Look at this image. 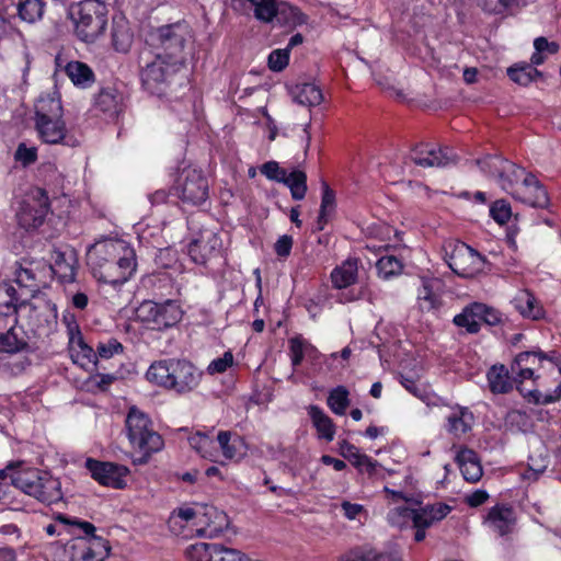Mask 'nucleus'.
Returning a JSON list of instances; mask_svg holds the SVG:
<instances>
[{"mask_svg": "<svg viewBox=\"0 0 561 561\" xmlns=\"http://www.w3.org/2000/svg\"><path fill=\"white\" fill-rule=\"evenodd\" d=\"M87 263L99 282L114 286L126 283L137 266L134 249L117 239L92 244L87 253Z\"/></svg>", "mask_w": 561, "mask_h": 561, "instance_id": "obj_1", "label": "nucleus"}, {"mask_svg": "<svg viewBox=\"0 0 561 561\" xmlns=\"http://www.w3.org/2000/svg\"><path fill=\"white\" fill-rule=\"evenodd\" d=\"M0 483L12 484L47 505L62 500L61 483L49 472L13 463L0 470Z\"/></svg>", "mask_w": 561, "mask_h": 561, "instance_id": "obj_2", "label": "nucleus"}, {"mask_svg": "<svg viewBox=\"0 0 561 561\" xmlns=\"http://www.w3.org/2000/svg\"><path fill=\"white\" fill-rule=\"evenodd\" d=\"M147 379L178 394L193 392L199 386L203 371L190 360L169 358L154 362L146 374Z\"/></svg>", "mask_w": 561, "mask_h": 561, "instance_id": "obj_3", "label": "nucleus"}, {"mask_svg": "<svg viewBox=\"0 0 561 561\" xmlns=\"http://www.w3.org/2000/svg\"><path fill=\"white\" fill-rule=\"evenodd\" d=\"M192 38L190 25L180 21L151 30L146 38V48L183 66L185 47Z\"/></svg>", "mask_w": 561, "mask_h": 561, "instance_id": "obj_4", "label": "nucleus"}, {"mask_svg": "<svg viewBox=\"0 0 561 561\" xmlns=\"http://www.w3.org/2000/svg\"><path fill=\"white\" fill-rule=\"evenodd\" d=\"M67 16L75 33L84 43L95 42L107 25V8L99 0H82L69 5Z\"/></svg>", "mask_w": 561, "mask_h": 561, "instance_id": "obj_5", "label": "nucleus"}, {"mask_svg": "<svg viewBox=\"0 0 561 561\" xmlns=\"http://www.w3.org/2000/svg\"><path fill=\"white\" fill-rule=\"evenodd\" d=\"M125 423L131 446L140 453L139 457H134V465L147 463L151 455L163 447L162 437L153 431L148 415L135 407L129 409Z\"/></svg>", "mask_w": 561, "mask_h": 561, "instance_id": "obj_6", "label": "nucleus"}, {"mask_svg": "<svg viewBox=\"0 0 561 561\" xmlns=\"http://www.w3.org/2000/svg\"><path fill=\"white\" fill-rule=\"evenodd\" d=\"M181 66L182 65L145 47L139 55L140 79L142 85L152 94L163 93L164 90L162 87Z\"/></svg>", "mask_w": 561, "mask_h": 561, "instance_id": "obj_7", "label": "nucleus"}, {"mask_svg": "<svg viewBox=\"0 0 561 561\" xmlns=\"http://www.w3.org/2000/svg\"><path fill=\"white\" fill-rule=\"evenodd\" d=\"M172 191L183 203L201 205L208 198L209 186L201 170L185 167L179 172Z\"/></svg>", "mask_w": 561, "mask_h": 561, "instance_id": "obj_8", "label": "nucleus"}, {"mask_svg": "<svg viewBox=\"0 0 561 561\" xmlns=\"http://www.w3.org/2000/svg\"><path fill=\"white\" fill-rule=\"evenodd\" d=\"M138 318L151 325L153 330H164L175 325L182 319L178 301L168 299L163 302L145 300L137 309Z\"/></svg>", "mask_w": 561, "mask_h": 561, "instance_id": "obj_9", "label": "nucleus"}, {"mask_svg": "<svg viewBox=\"0 0 561 561\" xmlns=\"http://www.w3.org/2000/svg\"><path fill=\"white\" fill-rule=\"evenodd\" d=\"M450 252H446V262L458 276L473 277L483 270L485 262L478 251L463 242L449 244Z\"/></svg>", "mask_w": 561, "mask_h": 561, "instance_id": "obj_10", "label": "nucleus"}, {"mask_svg": "<svg viewBox=\"0 0 561 561\" xmlns=\"http://www.w3.org/2000/svg\"><path fill=\"white\" fill-rule=\"evenodd\" d=\"M222 240L216 229L203 228L187 245V253L196 264L205 265L207 262L220 256Z\"/></svg>", "mask_w": 561, "mask_h": 561, "instance_id": "obj_11", "label": "nucleus"}, {"mask_svg": "<svg viewBox=\"0 0 561 561\" xmlns=\"http://www.w3.org/2000/svg\"><path fill=\"white\" fill-rule=\"evenodd\" d=\"M409 158L422 168H445L457 162V156L449 147L435 149L427 144H420L413 147Z\"/></svg>", "mask_w": 561, "mask_h": 561, "instance_id": "obj_12", "label": "nucleus"}, {"mask_svg": "<svg viewBox=\"0 0 561 561\" xmlns=\"http://www.w3.org/2000/svg\"><path fill=\"white\" fill-rule=\"evenodd\" d=\"M85 465L92 478L99 483L115 489H123L125 486L124 478L129 472L125 466L98 461L91 458L87 460Z\"/></svg>", "mask_w": 561, "mask_h": 561, "instance_id": "obj_13", "label": "nucleus"}, {"mask_svg": "<svg viewBox=\"0 0 561 561\" xmlns=\"http://www.w3.org/2000/svg\"><path fill=\"white\" fill-rule=\"evenodd\" d=\"M543 359L556 362L557 365L560 362L556 352L543 353L542 351L537 350L517 354L511 365L512 374L515 375L514 381L522 383L523 380L533 378L535 364L540 363Z\"/></svg>", "mask_w": 561, "mask_h": 561, "instance_id": "obj_14", "label": "nucleus"}, {"mask_svg": "<svg viewBox=\"0 0 561 561\" xmlns=\"http://www.w3.org/2000/svg\"><path fill=\"white\" fill-rule=\"evenodd\" d=\"M512 196L531 207L546 208L549 205L546 188L531 173L525 174L522 184L512 192Z\"/></svg>", "mask_w": 561, "mask_h": 561, "instance_id": "obj_15", "label": "nucleus"}, {"mask_svg": "<svg viewBox=\"0 0 561 561\" xmlns=\"http://www.w3.org/2000/svg\"><path fill=\"white\" fill-rule=\"evenodd\" d=\"M49 210L50 204L46 191L41 187H34L28 193V198L22 208L23 220L28 226L38 227L43 224Z\"/></svg>", "mask_w": 561, "mask_h": 561, "instance_id": "obj_16", "label": "nucleus"}, {"mask_svg": "<svg viewBox=\"0 0 561 561\" xmlns=\"http://www.w3.org/2000/svg\"><path fill=\"white\" fill-rule=\"evenodd\" d=\"M30 319L39 332H49L57 324V306L45 295L34 296Z\"/></svg>", "mask_w": 561, "mask_h": 561, "instance_id": "obj_17", "label": "nucleus"}, {"mask_svg": "<svg viewBox=\"0 0 561 561\" xmlns=\"http://www.w3.org/2000/svg\"><path fill=\"white\" fill-rule=\"evenodd\" d=\"M196 524L203 525L196 530L199 537L213 538L221 533L222 527L227 524V516L214 506L203 505L198 510Z\"/></svg>", "mask_w": 561, "mask_h": 561, "instance_id": "obj_18", "label": "nucleus"}, {"mask_svg": "<svg viewBox=\"0 0 561 561\" xmlns=\"http://www.w3.org/2000/svg\"><path fill=\"white\" fill-rule=\"evenodd\" d=\"M485 523L500 536H506L515 527V512L510 505L497 504L489 510Z\"/></svg>", "mask_w": 561, "mask_h": 561, "instance_id": "obj_19", "label": "nucleus"}, {"mask_svg": "<svg viewBox=\"0 0 561 561\" xmlns=\"http://www.w3.org/2000/svg\"><path fill=\"white\" fill-rule=\"evenodd\" d=\"M62 116L64 108L60 94L55 88L53 91L42 93L37 98L35 102V122Z\"/></svg>", "mask_w": 561, "mask_h": 561, "instance_id": "obj_20", "label": "nucleus"}, {"mask_svg": "<svg viewBox=\"0 0 561 561\" xmlns=\"http://www.w3.org/2000/svg\"><path fill=\"white\" fill-rule=\"evenodd\" d=\"M30 344L24 337V331L22 328H18V324L10 321V328L0 333V354H18L22 352H28Z\"/></svg>", "mask_w": 561, "mask_h": 561, "instance_id": "obj_21", "label": "nucleus"}, {"mask_svg": "<svg viewBox=\"0 0 561 561\" xmlns=\"http://www.w3.org/2000/svg\"><path fill=\"white\" fill-rule=\"evenodd\" d=\"M39 138L50 145L61 144L66 138L67 128L62 117L35 122Z\"/></svg>", "mask_w": 561, "mask_h": 561, "instance_id": "obj_22", "label": "nucleus"}, {"mask_svg": "<svg viewBox=\"0 0 561 561\" xmlns=\"http://www.w3.org/2000/svg\"><path fill=\"white\" fill-rule=\"evenodd\" d=\"M339 561H401L397 551H380L370 547H356L339 558Z\"/></svg>", "mask_w": 561, "mask_h": 561, "instance_id": "obj_23", "label": "nucleus"}, {"mask_svg": "<svg viewBox=\"0 0 561 561\" xmlns=\"http://www.w3.org/2000/svg\"><path fill=\"white\" fill-rule=\"evenodd\" d=\"M69 343L70 350L76 352V354H72L75 363L80 364L81 366L93 364L95 370L105 369V367L100 365L98 362L96 350H93V347L84 342L79 331L77 334L71 333Z\"/></svg>", "mask_w": 561, "mask_h": 561, "instance_id": "obj_24", "label": "nucleus"}, {"mask_svg": "<svg viewBox=\"0 0 561 561\" xmlns=\"http://www.w3.org/2000/svg\"><path fill=\"white\" fill-rule=\"evenodd\" d=\"M456 461L466 481L474 483L481 479L483 474L482 467L473 450L461 449L456 456Z\"/></svg>", "mask_w": 561, "mask_h": 561, "instance_id": "obj_25", "label": "nucleus"}, {"mask_svg": "<svg viewBox=\"0 0 561 561\" xmlns=\"http://www.w3.org/2000/svg\"><path fill=\"white\" fill-rule=\"evenodd\" d=\"M285 27L295 28L307 22V15L304 14L298 8L290 5L287 2H278L274 8L273 20Z\"/></svg>", "mask_w": 561, "mask_h": 561, "instance_id": "obj_26", "label": "nucleus"}, {"mask_svg": "<svg viewBox=\"0 0 561 561\" xmlns=\"http://www.w3.org/2000/svg\"><path fill=\"white\" fill-rule=\"evenodd\" d=\"M122 94L114 87L102 88L94 100V106L110 117H115L121 112Z\"/></svg>", "mask_w": 561, "mask_h": 561, "instance_id": "obj_27", "label": "nucleus"}, {"mask_svg": "<svg viewBox=\"0 0 561 561\" xmlns=\"http://www.w3.org/2000/svg\"><path fill=\"white\" fill-rule=\"evenodd\" d=\"M358 260L347 259L331 272V282L334 288H346L357 280Z\"/></svg>", "mask_w": 561, "mask_h": 561, "instance_id": "obj_28", "label": "nucleus"}, {"mask_svg": "<svg viewBox=\"0 0 561 561\" xmlns=\"http://www.w3.org/2000/svg\"><path fill=\"white\" fill-rule=\"evenodd\" d=\"M514 307L519 313L533 320L542 319L545 310L536 297L529 290L519 291L513 299Z\"/></svg>", "mask_w": 561, "mask_h": 561, "instance_id": "obj_29", "label": "nucleus"}, {"mask_svg": "<svg viewBox=\"0 0 561 561\" xmlns=\"http://www.w3.org/2000/svg\"><path fill=\"white\" fill-rule=\"evenodd\" d=\"M133 39V32L130 31L125 18H114L112 24V44L115 50L119 53H127L131 47Z\"/></svg>", "mask_w": 561, "mask_h": 561, "instance_id": "obj_30", "label": "nucleus"}, {"mask_svg": "<svg viewBox=\"0 0 561 561\" xmlns=\"http://www.w3.org/2000/svg\"><path fill=\"white\" fill-rule=\"evenodd\" d=\"M294 100L306 106H316L323 101L321 89L314 83H299L291 89Z\"/></svg>", "mask_w": 561, "mask_h": 561, "instance_id": "obj_31", "label": "nucleus"}, {"mask_svg": "<svg viewBox=\"0 0 561 561\" xmlns=\"http://www.w3.org/2000/svg\"><path fill=\"white\" fill-rule=\"evenodd\" d=\"M308 414L317 428L320 438L331 442L335 435V425L333 421L318 405H310Z\"/></svg>", "mask_w": 561, "mask_h": 561, "instance_id": "obj_32", "label": "nucleus"}, {"mask_svg": "<svg viewBox=\"0 0 561 561\" xmlns=\"http://www.w3.org/2000/svg\"><path fill=\"white\" fill-rule=\"evenodd\" d=\"M65 71L71 82L77 87L88 88L95 80L92 69L82 61L68 62Z\"/></svg>", "mask_w": 561, "mask_h": 561, "instance_id": "obj_33", "label": "nucleus"}, {"mask_svg": "<svg viewBox=\"0 0 561 561\" xmlns=\"http://www.w3.org/2000/svg\"><path fill=\"white\" fill-rule=\"evenodd\" d=\"M482 304L474 302L468 307H466L461 313L455 316L454 323L457 327L466 328L469 333H478L480 330V319L481 316Z\"/></svg>", "mask_w": 561, "mask_h": 561, "instance_id": "obj_34", "label": "nucleus"}, {"mask_svg": "<svg viewBox=\"0 0 561 561\" xmlns=\"http://www.w3.org/2000/svg\"><path fill=\"white\" fill-rule=\"evenodd\" d=\"M447 421L448 432L456 437H460L471 430L473 423V414L468 410V408H459L457 412L450 414L447 417Z\"/></svg>", "mask_w": 561, "mask_h": 561, "instance_id": "obj_35", "label": "nucleus"}, {"mask_svg": "<svg viewBox=\"0 0 561 561\" xmlns=\"http://www.w3.org/2000/svg\"><path fill=\"white\" fill-rule=\"evenodd\" d=\"M488 381L490 390L493 393H507L513 389V381L508 376V370L504 365L492 366L488 371Z\"/></svg>", "mask_w": 561, "mask_h": 561, "instance_id": "obj_36", "label": "nucleus"}, {"mask_svg": "<svg viewBox=\"0 0 561 561\" xmlns=\"http://www.w3.org/2000/svg\"><path fill=\"white\" fill-rule=\"evenodd\" d=\"M507 76L515 83L527 87L538 78H542V72L531 65L524 62L510 67L507 69Z\"/></svg>", "mask_w": 561, "mask_h": 561, "instance_id": "obj_37", "label": "nucleus"}, {"mask_svg": "<svg viewBox=\"0 0 561 561\" xmlns=\"http://www.w3.org/2000/svg\"><path fill=\"white\" fill-rule=\"evenodd\" d=\"M397 517L411 519L413 522V526H423V528H428L437 522L432 520V517L428 515H423V507L417 510L409 507H397L388 514V519L393 524L396 523Z\"/></svg>", "mask_w": 561, "mask_h": 561, "instance_id": "obj_38", "label": "nucleus"}, {"mask_svg": "<svg viewBox=\"0 0 561 561\" xmlns=\"http://www.w3.org/2000/svg\"><path fill=\"white\" fill-rule=\"evenodd\" d=\"M480 167L481 171L486 173L490 176L499 178L500 173L503 175L505 171V167L510 170H514L513 162L504 159L500 156H486L483 159H479L476 161Z\"/></svg>", "mask_w": 561, "mask_h": 561, "instance_id": "obj_39", "label": "nucleus"}, {"mask_svg": "<svg viewBox=\"0 0 561 561\" xmlns=\"http://www.w3.org/2000/svg\"><path fill=\"white\" fill-rule=\"evenodd\" d=\"M282 183L289 187L291 197L295 201H300L305 197L307 192V175L304 171L294 170L290 173L286 172Z\"/></svg>", "mask_w": 561, "mask_h": 561, "instance_id": "obj_40", "label": "nucleus"}, {"mask_svg": "<svg viewBox=\"0 0 561 561\" xmlns=\"http://www.w3.org/2000/svg\"><path fill=\"white\" fill-rule=\"evenodd\" d=\"M477 3L488 14L505 16L518 7L519 0H477Z\"/></svg>", "mask_w": 561, "mask_h": 561, "instance_id": "obj_41", "label": "nucleus"}, {"mask_svg": "<svg viewBox=\"0 0 561 561\" xmlns=\"http://www.w3.org/2000/svg\"><path fill=\"white\" fill-rule=\"evenodd\" d=\"M188 444L201 457L214 460L215 442L208 435L196 432L188 437Z\"/></svg>", "mask_w": 561, "mask_h": 561, "instance_id": "obj_42", "label": "nucleus"}, {"mask_svg": "<svg viewBox=\"0 0 561 561\" xmlns=\"http://www.w3.org/2000/svg\"><path fill=\"white\" fill-rule=\"evenodd\" d=\"M348 390L344 386H337L330 391L327 403L339 415H343L350 405Z\"/></svg>", "mask_w": 561, "mask_h": 561, "instance_id": "obj_43", "label": "nucleus"}, {"mask_svg": "<svg viewBox=\"0 0 561 561\" xmlns=\"http://www.w3.org/2000/svg\"><path fill=\"white\" fill-rule=\"evenodd\" d=\"M317 350L311 344L307 343L304 339L300 336H295L289 340V352H290V359L291 365L294 368L299 366L306 354L310 355L311 353H314Z\"/></svg>", "mask_w": 561, "mask_h": 561, "instance_id": "obj_44", "label": "nucleus"}, {"mask_svg": "<svg viewBox=\"0 0 561 561\" xmlns=\"http://www.w3.org/2000/svg\"><path fill=\"white\" fill-rule=\"evenodd\" d=\"M218 543L198 542L186 549V557L190 561H214Z\"/></svg>", "mask_w": 561, "mask_h": 561, "instance_id": "obj_45", "label": "nucleus"}, {"mask_svg": "<svg viewBox=\"0 0 561 561\" xmlns=\"http://www.w3.org/2000/svg\"><path fill=\"white\" fill-rule=\"evenodd\" d=\"M376 268L380 277L388 279L401 274L403 264L394 255H385L377 261Z\"/></svg>", "mask_w": 561, "mask_h": 561, "instance_id": "obj_46", "label": "nucleus"}, {"mask_svg": "<svg viewBox=\"0 0 561 561\" xmlns=\"http://www.w3.org/2000/svg\"><path fill=\"white\" fill-rule=\"evenodd\" d=\"M513 168L514 170L512 169H507L506 167L504 168L505 171L503 172V175L500 173L499 178H497V181L501 185V187L506 191L507 193H510L512 195V192L517 187L516 185L518 184V181L520 180V178L523 175H525V169L518 167L516 163L513 162Z\"/></svg>", "mask_w": 561, "mask_h": 561, "instance_id": "obj_47", "label": "nucleus"}, {"mask_svg": "<svg viewBox=\"0 0 561 561\" xmlns=\"http://www.w3.org/2000/svg\"><path fill=\"white\" fill-rule=\"evenodd\" d=\"M517 389L524 397H528L529 401H533L536 404H549L558 401L561 398V382L557 386L552 393H541L538 390H530L525 393L520 386H518Z\"/></svg>", "mask_w": 561, "mask_h": 561, "instance_id": "obj_48", "label": "nucleus"}, {"mask_svg": "<svg viewBox=\"0 0 561 561\" xmlns=\"http://www.w3.org/2000/svg\"><path fill=\"white\" fill-rule=\"evenodd\" d=\"M124 346L116 339H110L106 342H100L96 346L98 362L110 359L116 354H122Z\"/></svg>", "mask_w": 561, "mask_h": 561, "instance_id": "obj_49", "label": "nucleus"}, {"mask_svg": "<svg viewBox=\"0 0 561 561\" xmlns=\"http://www.w3.org/2000/svg\"><path fill=\"white\" fill-rule=\"evenodd\" d=\"M232 433L229 431H220L217 435V442L222 450V455L226 459H232L237 455L236 443L239 437L234 435V439L231 442Z\"/></svg>", "mask_w": 561, "mask_h": 561, "instance_id": "obj_50", "label": "nucleus"}, {"mask_svg": "<svg viewBox=\"0 0 561 561\" xmlns=\"http://www.w3.org/2000/svg\"><path fill=\"white\" fill-rule=\"evenodd\" d=\"M490 216L499 225L506 224L512 216L511 205L505 199L495 201L490 207Z\"/></svg>", "mask_w": 561, "mask_h": 561, "instance_id": "obj_51", "label": "nucleus"}, {"mask_svg": "<svg viewBox=\"0 0 561 561\" xmlns=\"http://www.w3.org/2000/svg\"><path fill=\"white\" fill-rule=\"evenodd\" d=\"M417 300L419 307L423 312L435 310L438 306L437 297L432 293L426 282H424L422 289L419 291Z\"/></svg>", "mask_w": 561, "mask_h": 561, "instance_id": "obj_52", "label": "nucleus"}, {"mask_svg": "<svg viewBox=\"0 0 561 561\" xmlns=\"http://www.w3.org/2000/svg\"><path fill=\"white\" fill-rule=\"evenodd\" d=\"M214 561H251V559L240 550L218 545Z\"/></svg>", "mask_w": 561, "mask_h": 561, "instance_id": "obj_53", "label": "nucleus"}, {"mask_svg": "<svg viewBox=\"0 0 561 561\" xmlns=\"http://www.w3.org/2000/svg\"><path fill=\"white\" fill-rule=\"evenodd\" d=\"M289 61L288 48L275 49L268 56V67L273 71H282Z\"/></svg>", "mask_w": 561, "mask_h": 561, "instance_id": "obj_54", "label": "nucleus"}, {"mask_svg": "<svg viewBox=\"0 0 561 561\" xmlns=\"http://www.w3.org/2000/svg\"><path fill=\"white\" fill-rule=\"evenodd\" d=\"M82 549L80 538L67 543L58 556V561H82Z\"/></svg>", "mask_w": 561, "mask_h": 561, "instance_id": "obj_55", "label": "nucleus"}, {"mask_svg": "<svg viewBox=\"0 0 561 561\" xmlns=\"http://www.w3.org/2000/svg\"><path fill=\"white\" fill-rule=\"evenodd\" d=\"M261 173L268 180L282 183L285 179L286 170L280 168L276 161H267L262 164L260 169Z\"/></svg>", "mask_w": 561, "mask_h": 561, "instance_id": "obj_56", "label": "nucleus"}, {"mask_svg": "<svg viewBox=\"0 0 561 561\" xmlns=\"http://www.w3.org/2000/svg\"><path fill=\"white\" fill-rule=\"evenodd\" d=\"M14 159L24 167L31 165L37 160V149L35 147L28 148L25 144L21 142L15 150Z\"/></svg>", "mask_w": 561, "mask_h": 561, "instance_id": "obj_57", "label": "nucleus"}, {"mask_svg": "<svg viewBox=\"0 0 561 561\" xmlns=\"http://www.w3.org/2000/svg\"><path fill=\"white\" fill-rule=\"evenodd\" d=\"M56 520L64 524V525H69V526H76L78 527L79 529H81L89 538H92L95 536V526L92 524V523H89V522H85V520H80V519H70L69 517L65 516V515H61L59 514L57 517H56Z\"/></svg>", "mask_w": 561, "mask_h": 561, "instance_id": "obj_58", "label": "nucleus"}, {"mask_svg": "<svg viewBox=\"0 0 561 561\" xmlns=\"http://www.w3.org/2000/svg\"><path fill=\"white\" fill-rule=\"evenodd\" d=\"M423 507V515H428L432 517V520L440 522L444 519L451 511V507L445 503H436L433 505H425Z\"/></svg>", "mask_w": 561, "mask_h": 561, "instance_id": "obj_59", "label": "nucleus"}, {"mask_svg": "<svg viewBox=\"0 0 561 561\" xmlns=\"http://www.w3.org/2000/svg\"><path fill=\"white\" fill-rule=\"evenodd\" d=\"M335 206V194L330 186L323 182L322 183V198L320 211L323 214H331Z\"/></svg>", "mask_w": 561, "mask_h": 561, "instance_id": "obj_60", "label": "nucleus"}, {"mask_svg": "<svg viewBox=\"0 0 561 561\" xmlns=\"http://www.w3.org/2000/svg\"><path fill=\"white\" fill-rule=\"evenodd\" d=\"M547 469V461L543 458L539 460L529 457L528 470L524 473L525 479L537 480L538 477Z\"/></svg>", "mask_w": 561, "mask_h": 561, "instance_id": "obj_61", "label": "nucleus"}, {"mask_svg": "<svg viewBox=\"0 0 561 561\" xmlns=\"http://www.w3.org/2000/svg\"><path fill=\"white\" fill-rule=\"evenodd\" d=\"M233 363V356L231 352H226L222 357L214 359L207 370L209 374L224 373Z\"/></svg>", "mask_w": 561, "mask_h": 561, "instance_id": "obj_62", "label": "nucleus"}, {"mask_svg": "<svg viewBox=\"0 0 561 561\" xmlns=\"http://www.w3.org/2000/svg\"><path fill=\"white\" fill-rule=\"evenodd\" d=\"M89 545L103 558V560L108 557L111 547L106 539L95 535L94 537L89 538Z\"/></svg>", "mask_w": 561, "mask_h": 561, "instance_id": "obj_63", "label": "nucleus"}, {"mask_svg": "<svg viewBox=\"0 0 561 561\" xmlns=\"http://www.w3.org/2000/svg\"><path fill=\"white\" fill-rule=\"evenodd\" d=\"M291 248L293 238L288 234L279 237L274 244V250L279 257H287L290 254Z\"/></svg>", "mask_w": 561, "mask_h": 561, "instance_id": "obj_64", "label": "nucleus"}]
</instances>
